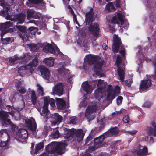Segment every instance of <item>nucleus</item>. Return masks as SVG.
I'll use <instances>...</instances> for the list:
<instances>
[{"mask_svg":"<svg viewBox=\"0 0 156 156\" xmlns=\"http://www.w3.org/2000/svg\"><path fill=\"white\" fill-rule=\"evenodd\" d=\"M93 9L91 8L90 11L85 14V20L84 22L86 25L88 24L89 25L88 27V30L90 33L93 36L92 39L94 41H96L97 38L99 37L100 30L98 24L97 23H92L95 19Z\"/></svg>","mask_w":156,"mask_h":156,"instance_id":"f257e3e1","label":"nucleus"},{"mask_svg":"<svg viewBox=\"0 0 156 156\" xmlns=\"http://www.w3.org/2000/svg\"><path fill=\"white\" fill-rule=\"evenodd\" d=\"M67 145L65 143L52 142L46 147V150L48 153H56L61 155L64 153V150Z\"/></svg>","mask_w":156,"mask_h":156,"instance_id":"f03ea898","label":"nucleus"},{"mask_svg":"<svg viewBox=\"0 0 156 156\" xmlns=\"http://www.w3.org/2000/svg\"><path fill=\"white\" fill-rule=\"evenodd\" d=\"M63 136L68 140H70L75 134L76 138V140L78 142H80L83 139L84 134L81 129H78L75 131L71 130L67 128L64 129Z\"/></svg>","mask_w":156,"mask_h":156,"instance_id":"7ed1b4c3","label":"nucleus"},{"mask_svg":"<svg viewBox=\"0 0 156 156\" xmlns=\"http://www.w3.org/2000/svg\"><path fill=\"white\" fill-rule=\"evenodd\" d=\"M38 58L37 57H35L28 65L23 66L19 67L18 69V73L21 76L26 73L27 72L26 71L28 72L32 73V71L34 70L31 67H36L38 65Z\"/></svg>","mask_w":156,"mask_h":156,"instance_id":"20e7f679","label":"nucleus"},{"mask_svg":"<svg viewBox=\"0 0 156 156\" xmlns=\"http://www.w3.org/2000/svg\"><path fill=\"white\" fill-rule=\"evenodd\" d=\"M120 87L118 85L115 87L114 90H113L112 86L111 85H108L107 90V94L106 96V100L107 101H110L112 103L113 100L120 94Z\"/></svg>","mask_w":156,"mask_h":156,"instance_id":"39448f33","label":"nucleus"},{"mask_svg":"<svg viewBox=\"0 0 156 156\" xmlns=\"http://www.w3.org/2000/svg\"><path fill=\"white\" fill-rule=\"evenodd\" d=\"M112 50L114 53H117L119 51V48L123 46L121 39L118 35L114 34L113 36Z\"/></svg>","mask_w":156,"mask_h":156,"instance_id":"423d86ee","label":"nucleus"},{"mask_svg":"<svg viewBox=\"0 0 156 156\" xmlns=\"http://www.w3.org/2000/svg\"><path fill=\"white\" fill-rule=\"evenodd\" d=\"M10 112H5L3 110L0 111V119L3 121V123L6 125H10L12 128H15V126L12 122L8 118L9 117V114Z\"/></svg>","mask_w":156,"mask_h":156,"instance_id":"0eeeda50","label":"nucleus"},{"mask_svg":"<svg viewBox=\"0 0 156 156\" xmlns=\"http://www.w3.org/2000/svg\"><path fill=\"white\" fill-rule=\"evenodd\" d=\"M13 23L10 21H7L4 23H1L0 24V30L1 31V36L4 35L8 32H11L13 31V29L9 28L10 27H12Z\"/></svg>","mask_w":156,"mask_h":156,"instance_id":"6e6552de","label":"nucleus"},{"mask_svg":"<svg viewBox=\"0 0 156 156\" xmlns=\"http://www.w3.org/2000/svg\"><path fill=\"white\" fill-rule=\"evenodd\" d=\"M17 29V33L20 38L24 40L25 38L27 37V30L26 27L23 25H18L16 26Z\"/></svg>","mask_w":156,"mask_h":156,"instance_id":"1a4fd4ad","label":"nucleus"},{"mask_svg":"<svg viewBox=\"0 0 156 156\" xmlns=\"http://www.w3.org/2000/svg\"><path fill=\"white\" fill-rule=\"evenodd\" d=\"M104 62L103 60L100 61L98 60L96 61L94 64L95 72L97 75H101L102 72V67Z\"/></svg>","mask_w":156,"mask_h":156,"instance_id":"9d476101","label":"nucleus"},{"mask_svg":"<svg viewBox=\"0 0 156 156\" xmlns=\"http://www.w3.org/2000/svg\"><path fill=\"white\" fill-rule=\"evenodd\" d=\"M109 135L108 132H105L104 134L95 138L94 140L95 146L97 147H100L106 136H109Z\"/></svg>","mask_w":156,"mask_h":156,"instance_id":"9b49d317","label":"nucleus"},{"mask_svg":"<svg viewBox=\"0 0 156 156\" xmlns=\"http://www.w3.org/2000/svg\"><path fill=\"white\" fill-rule=\"evenodd\" d=\"M97 107L96 104L89 105L87 108L85 113V117L88 119H90V116L91 114L96 112Z\"/></svg>","mask_w":156,"mask_h":156,"instance_id":"f8f14e48","label":"nucleus"},{"mask_svg":"<svg viewBox=\"0 0 156 156\" xmlns=\"http://www.w3.org/2000/svg\"><path fill=\"white\" fill-rule=\"evenodd\" d=\"M123 15L120 13H118L112 18L111 22L112 23L119 24V21L121 22V24L123 25L124 23Z\"/></svg>","mask_w":156,"mask_h":156,"instance_id":"ddd939ff","label":"nucleus"},{"mask_svg":"<svg viewBox=\"0 0 156 156\" xmlns=\"http://www.w3.org/2000/svg\"><path fill=\"white\" fill-rule=\"evenodd\" d=\"M151 81L150 79L143 80L141 83L139 89L140 91H144L150 87L151 85Z\"/></svg>","mask_w":156,"mask_h":156,"instance_id":"4468645a","label":"nucleus"},{"mask_svg":"<svg viewBox=\"0 0 156 156\" xmlns=\"http://www.w3.org/2000/svg\"><path fill=\"white\" fill-rule=\"evenodd\" d=\"M86 58L85 61L90 65L94 64L95 62L98 60L99 58L98 55H96L91 54H89L86 56Z\"/></svg>","mask_w":156,"mask_h":156,"instance_id":"2eb2a0df","label":"nucleus"},{"mask_svg":"<svg viewBox=\"0 0 156 156\" xmlns=\"http://www.w3.org/2000/svg\"><path fill=\"white\" fill-rule=\"evenodd\" d=\"M64 87V85L62 83H58L55 85L54 88L53 89V90L58 95L60 96L63 94Z\"/></svg>","mask_w":156,"mask_h":156,"instance_id":"dca6fc26","label":"nucleus"},{"mask_svg":"<svg viewBox=\"0 0 156 156\" xmlns=\"http://www.w3.org/2000/svg\"><path fill=\"white\" fill-rule=\"evenodd\" d=\"M40 71L43 78L47 80L49 79L50 77V72L48 69L44 67H42L40 69Z\"/></svg>","mask_w":156,"mask_h":156,"instance_id":"f3484780","label":"nucleus"},{"mask_svg":"<svg viewBox=\"0 0 156 156\" xmlns=\"http://www.w3.org/2000/svg\"><path fill=\"white\" fill-rule=\"evenodd\" d=\"M143 147L140 145H139L138 148L139 149L137 152V155L138 156H146L147 154L148 150L147 147L145 146L143 147V148H141Z\"/></svg>","mask_w":156,"mask_h":156,"instance_id":"a211bd4d","label":"nucleus"},{"mask_svg":"<svg viewBox=\"0 0 156 156\" xmlns=\"http://www.w3.org/2000/svg\"><path fill=\"white\" fill-rule=\"evenodd\" d=\"M82 88L87 94H91L93 90L92 86L89 84L87 81L83 82L82 84Z\"/></svg>","mask_w":156,"mask_h":156,"instance_id":"6ab92c4d","label":"nucleus"},{"mask_svg":"<svg viewBox=\"0 0 156 156\" xmlns=\"http://www.w3.org/2000/svg\"><path fill=\"white\" fill-rule=\"evenodd\" d=\"M17 134L20 137L24 139H26L28 137L27 131L22 128L19 129Z\"/></svg>","mask_w":156,"mask_h":156,"instance_id":"aec40b11","label":"nucleus"},{"mask_svg":"<svg viewBox=\"0 0 156 156\" xmlns=\"http://www.w3.org/2000/svg\"><path fill=\"white\" fill-rule=\"evenodd\" d=\"M152 126L149 127L147 129V133L149 135H152L156 136V122L153 121L152 123Z\"/></svg>","mask_w":156,"mask_h":156,"instance_id":"412c9836","label":"nucleus"},{"mask_svg":"<svg viewBox=\"0 0 156 156\" xmlns=\"http://www.w3.org/2000/svg\"><path fill=\"white\" fill-rule=\"evenodd\" d=\"M43 50L44 52L46 53H50L53 54L56 53L55 49L52 45L49 44H48L45 46L43 47Z\"/></svg>","mask_w":156,"mask_h":156,"instance_id":"4be33fe9","label":"nucleus"},{"mask_svg":"<svg viewBox=\"0 0 156 156\" xmlns=\"http://www.w3.org/2000/svg\"><path fill=\"white\" fill-rule=\"evenodd\" d=\"M31 92L30 99L31 102L33 105L35 106L36 108L37 109L38 107H39V106L37 105V104L38 97L36 96L35 92L34 90H31Z\"/></svg>","mask_w":156,"mask_h":156,"instance_id":"5701e85b","label":"nucleus"},{"mask_svg":"<svg viewBox=\"0 0 156 156\" xmlns=\"http://www.w3.org/2000/svg\"><path fill=\"white\" fill-rule=\"evenodd\" d=\"M26 123L29 128L32 131L34 132L36 131L37 125L36 123H32V121L29 119L25 121Z\"/></svg>","mask_w":156,"mask_h":156,"instance_id":"b1692460","label":"nucleus"},{"mask_svg":"<svg viewBox=\"0 0 156 156\" xmlns=\"http://www.w3.org/2000/svg\"><path fill=\"white\" fill-rule=\"evenodd\" d=\"M27 18L28 20L31 18L38 19L39 18V16L34 10L30 9L27 11Z\"/></svg>","mask_w":156,"mask_h":156,"instance_id":"393cba45","label":"nucleus"},{"mask_svg":"<svg viewBox=\"0 0 156 156\" xmlns=\"http://www.w3.org/2000/svg\"><path fill=\"white\" fill-rule=\"evenodd\" d=\"M54 59L52 57L46 58L43 60V62L48 67H52L54 65Z\"/></svg>","mask_w":156,"mask_h":156,"instance_id":"a878e982","label":"nucleus"},{"mask_svg":"<svg viewBox=\"0 0 156 156\" xmlns=\"http://www.w3.org/2000/svg\"><path fill=\"white\" fill-rule=\"evenodd\" d=\"M25 15L23 13H20L17 14L15 16V21H18L17 24H22L25 21Z\"/></svg>","mask_w":156,"mask_h":156,"instance_id":"bb28decb","label":"nucleus"},{"mask_svg":"<svg viewBox=\"0 0 156 156\" xmlns=\"http://www.w3.org/2000/svg\"><path fill=\"white\" fill-rule=\"evenodd\" d=\"M56 104L57 108L60 109H62L66 105V102L62 99L57 98L56 99Z\"/></svg>","mask_w":156,"mask_h":156,"instance_id":"cd10ccee","label":"nucleus"},{"mask_svg":"<svg viewBox=\"0 0 156 156\" xmlns=\"http://www.w3.org/2000/svg\"><path fill=\"white\" fill-rule=\"evenodd\" d=\"M4 35L1 36V41L2 43L4 44H9L13 42L14 41V38L12 37H5L3 38V37Z\"/></svg>","mask_w":156,"mask_h":156,"instance_id":"c85d7f7f","label":"nucleus"},{"mask_svg":"<svg viewBox=\"0 0 156 156\" xmlns=\"http://www.w3.org/2000/svg\"><path fill=\"white\" fill-rule=\"evenodd\" d=\"M118 75L119 79L122 82L124 81L125 78V72L122 67H118L117 69Z\"/></svg>","mask_w":156,"mask_h":156,"instance_id":"c756f323","label":"nucleus"},{"mask_svg":"<svg viewBox=\"0 0 156 156\" xmlns=\"http://www.w3.org/2000/svg\"><path fill=\"white\" fill-rule=\"evenodd\" d=\"M108 132L109 133V136H108L109 137L110 136V134H111L112 135H115L117 136L119 133V129L117 127H115L114 128H110L109 129L108 132ZM107 137L108 136H106Z\"/></svg>","mask_w":156,"mask_h":156,"instance_id":"7c9ffc66","label":"nucleus"},{"mask_svg":"<svg viewBox=\"0 0 156 156\" xmlns=\"http://www.w3.org/2000/svg\"><path fill=\"white\" fill-rule=\"evenodd\" d=\"M24 57L23 56H20L18 57L17 56V55H15L13 57H10L9 58V62L10 63L14 64L16 61L19 59L23 60L24 59Z\"/></svg>","mask_w":156,"mask_h":156,"instance_id":"2f4dec72","label":"nucleus"},{"mask_svg":"<svg viewBox=\"0 0 156 156\" xmlns=\"http://www.w3.org/2000/svg\"><path fill=\"white\" fill-rule=\"evenodd\" d=\"M27 45L30 50L33 52L37 51L38 50L39 48L36 44H29Z\"/></svg>","mask_w":156,"mask_h":156,"instance_id":"473e14b6","label":"nucleus"},{"mask_svg":"<svg viewBox=\"0 0 156 156\" xmlns=\"http://www.w3.org/2000/svg\"><path fill=\"white\" fill-rule=\"evenodd\" d=\"M105 9L106 10L110 12H113L115 10L112 2H111L107 4L106 5Z\"/></svg>","mask_w":156,"mask_h":156,"instance_id":"72a5a7b5","label":"nucleus"},{"mask_svg":"<svg viewBox=\"0 0 156 156\" xmlns=\"http://www.w3.org/2000/svg\"><path fill=\"white\" fill-rule=\"evenodd\" d=\"M44 147V143L43 142H41L35 146V150L34 151L35 154H37L38 151L43 148Z\"/></svg>","mask_w":156,"mask_h":156,"instance_id":"f704fd0d","label":"nucleus"},{"mask_svg":"<svg viewBox=\"0 0 156 156\" xmlns=\"http://www.w3.org/2000/svg\"><path fill=\"white\" fill-rule=\"evenodd\" d=\"M104 80L101 79H99L98 80V83L97 84V87L100 90H102L104 87Z\"/></svg>","mask_w":156,"mask_h":156,"instance_id":"c9c22d12","label":"nucleus"},{"mask_svg":"<svg viewBox=\"0 0 156 156\" xmlns=\"http://www.w3.org/2000/svg\"><path fill=\"white\" fill-rule=\"evenodd\" d=\"M49 112V111L48 108L43 107L42 110V112L41 113V114L42 116H44V115H48Z\"/></svg>","mask_w":156,"mask_h":156,"instance_id":"e433bc0d","label":"nucleus"},{"mask_svg":"<svg viewBox=\"0 0 156 156\" xmlns=\"http://www.w3.org/2000/svg\"><path fill=\"white\" fill-rule=\"evenodd\" d=\"M122 60L121 57L120 56H117L116 62L118 68V67H120V66L122 63Z\"/></svg>","mask_w":156,"mask_h":156,"instance_id":"4c0bfd02","label":"nucleus"},{"mask_svg":"<svg viewBox=\"0 0 156 156\" xmlns=\"http://www.w3.org/2000/svg\"><path fill=\"white\" fill-rule=\"evenodd\" d=\"M49 96L48 97H46L44 98V103L43 107L44 108H48L49 105Z\"/></svg>","mask_w":156,"mask_h":156,"instance_id":"58836bf2","label":"nucleus"},{"mask_svg":"<svg viewBox=\"0 0 156 156\" xmlns=\"http://www.w3.org/2000/svg\"><path fill=\"white\" fill-rule=\"evenodd\" d=\"M55 115L56 117L55 120L56 123H60L61 122L63 119L62 117L59 115L58 114H56Z\"/></svg>","mask_w":156,"mask_h":156,"instance_id":"ea45409f","label":"nucleus"},{"mask_svg":"<svg viewBox=\"0 0 156 156\" xmlns=\"http://www.w3.org/2000/svg\"><path fill=\"white\" fill-rule=\"evenodd\" d=\"M132 83V80L131 79L126 80L125 81V85L127 87H130Z\"/></svg>","mask_w":156,"mask_h":156,"instance_id":"a19ab883","label":"nucleus"},{"mask_svg":"<svg viewBox=\"0 0 156 156\" xmlns=\"http://www.w3.org/2000/svg\"><path fill=\"white\" fill-rule=\"evenodd\" d=\"M32 4H37L42 3L43 0H28Z\"/></svg>","mask_w":156,"mask_h":156,"instance_id":"79ce46f5","label":"nucleus"},{"mask_svg":"<svg viewBox=\"0 0 156 156\" xmlns=\"http://www.w3.org/2000/svg\"><path fill=\"white\" fill-rule=\"evenodd\" d=\"M152 105V103L148 101H145L143 105V106L145 107L149 108Z\"/></svg>","mask_w":156,"mask_h":156,"instance_id":"37998d69","label":"nucleus"},{"mask_svg":"<svg viewBox=\"0 0 156 156\" xmlns=\"http://www.w3.org/2000/svg\"><path fill=\"white\" fill-rule=\"evenodd\" d=\"M123 97L121 96H119L117 98V103L118 105L121 103L123 100Z\"/></svg>","mask_w":156,"mask_h":156,"instance_id":"c03bdc74","label":"nucleus"},{"mask_svg":"<svg viewBox=\"0 0 156 156\" xmlns=\"http://www.w3.org/2000/svg\"><path fill=\"white\" fill-rule=\"evenodd\" d=\"M37 86L38 87V90H40L41 92V95L42 96H43L44 94V90L43 87L39 84H37Z\"/></svg>","mask_w":156,"mask_h":156,"instance_id":"a18cd8bd","label":"nucleus"},{"mask_svg":"<svg viewBox=\"0 0 156 156\" xmlns=\"http://www.w3.org/2000/svg\"><path fill=\"white\" fill-rule=\"evenodd\" d=\"M49 103L52 107H54L55 105V101L54 99L51 98L49 99Z\"/></svg>","mask_w":156,"mask_h":156,"instance_id":"49530a36","label":"nucleus"},{"mask_svg":"<svg viewBox=\"0 0 156 156\" xmlns=\"http://www.w3.org/2000/svg\"><path fill=\"white\" fill-rule=\"evenodd\" d=\"M121 50L120 51V53L123 56H125V48L124 46H121Z\"/></svg>","mask_w":156,"mask_h":156,"instance_id":"de8ad7c7","label":"nucleus"},{"mask_svg":"<svg viewBox=\"0 0 156 156\" xmlns=\"http://www.w3.org/2000/svg\"><path fill=\"white\" fill-rule=\"evenodd\" d=\"M146 5L149 8L151 9L153 7V4L149 0H147Z\"/></svg>","mask_w":156,"mask_h":156,"instance_id":"09e8293b","label":"nucleus"},{"mask_svg":"<svg viewBox=\"0 0 156 156\" xmlns=\"http://www.w3.org/2000/svg\"><path fill=\"white\" fill-rule=\"evenodd\" d=\"M53 136L54 138H58L59 136V133L58 130L55 131L53 134Z\"/></svg>","mask_w":156,"mask_h":156,"instance_id":"8fccbe9b","label":"nucleus"},{"mask_svg":"<svg viewBox=\"0 0 156 156\" xmlns=\"http://www.w3.org/2000/svg\"><path fill=\"white\" fill-rule=\"evenodd\" d=\"M123 121L125 123H128L129 122V116L127 115L125 116L123 119Z\"/></svg>","mask_w":156,"mask_h":156,"instance_id":"3c124183","label":"nucleus"},{"mask_svg":"<svg viewBox=\"0 0 156 156\" xmlns=\"http://www.w3.org/2000/svg\"><path fill=\"white\" fill-rule=\"evenodd\" d=\"M153 63L154 65V66L155 67V70H154V73L155 74L154 76L152 75V76L153 78L154 79H156V60L153 62Z\"/></svg>","mask_w":156,"mask_h":156,"instance_id":"603ef678","label":"nucleus"},{"mask_svg":"<svg viewBox=\"0 0 156 156\" xmlns=\"http://www.w3.org/2000/svg\"><path fill=\"white\" fill-rule=\"evenodd\" d=\"M7 145V143L6 141H0V146L2 147H5Z\"/></svg>","mask_w":156,"mask_h":156,"instance_id":"864d4df0","label":"nucleus"},{"mask_svg":"<svg viewBox=\"0 0 156 156\" xmlns=\"http://www.w3.org/2000/svg\"><path fill=\"white\" fill-rule=\"evenodd\" d=\"M93 139V138L92 136H89L87 137V139H86L85 142V144H88V143L89 142H90L91 140H92Z\"/></svg>","mask_w":156,"mask_h":156,"instance_id":"5fc2aeb1","label":"nucleus"},{"mask_svg":"<svg viewBox=\"0 0 156 156\" xmlns=\"http://www.w3.org/2000/svg\"><path fill=\"white\" fill-rule=\"evenodd\" d=\"M100 125L99 127L101 128L102 130L104 128L105 126V123L103 122L102 120H101L100 121Z\"/></svg>","mask_w":156,"mask_h":156,"instance_id":"6e6d98bb","label":"nucleus"},{"mask_svg":"<svg viewBox=\"0 0 156 156\" xmlns=\"http://www.w3.org/2000/svg\"><path fill=\"white\" fill-rule=\"evenodd\" d=\"M121 112L120 111H118L116 112H114L112 114V116L113 118L116 117L117 116L119 115H120Z\"/></svg>","mask_w":156,"mask_h":156,"instance_id":"4d7b16f0","label":"nucleus"},{"mask_svg":"<svg viewBox=\"0 0 156 156\" xmlns=\"http://www.w3.org/2000/svg\"><path fill=\"white\" fill-rule=\"evenodd\" d=\"M21 94H23L26 92L25 89L24 88H21L20 89H17Z\"/></svg>","mask_w":156,"mask_h":156,"instance_id":"13d9d810","label":"nucleus"},{"mask_svg":"<svg viewBox=\"0 0 156 156\" xmlns=\"http://www.w3.org/2000/svg\"><path fill=\"white\" fill-rule=\"evenodd\" d=\"M137 131L136 130H133L132 131H129L128 133L130 134L133 136L136 134L137 132Z\"/></svg>","mask_w":156,"mask_h":156,"instance_id":"bf43d9fd","label":"nucleus"},{"mask_svg":"<svg viewBox=\"0 0 156 156\" xmlns=\"http://www.w3.org/2000/svg\"><path fill=\"white\" fill-rule=\"evenodd\" d=\"M73 18L74 21L77 24L79 25L77 19V16L76 15V14H73Z\"/></svg>","mask_w":156,"mask_h":156,"instance_id":"052dcab7","label":"nucleus"},{"mask_svg":"<svg viewBox=\"0 0 156 156\" xmlns=\"http://www.w3.org/2000/svg\"><path fill=\"white\" fill-rule=\"evenodd\" d=\"M120 0H117L116 2V6L117 7H120Z\"/></svg>","mask_w":156,"mask_h":156,"instance_id":"680f3d73","label":"nucleus"},{"mask_svg":"<svg viewBox=\"0 0 156 156\" xmlns=\"http://www.w3.org/2000/svg\"><path fill=\"white\" fill-rule=\"evenodd\" d=\"M94 130L96 132H101L102 130V129L99 127H95V128Z\"/></svg>","mask_w":156,"mask_h":156,"instance_id":"e2e57ef3","label":"nucleus"},{"mask_svg":"<svg viewBox=\"0 0 156 156\" xmlns=\"http://www.w3.org/2000/svg\"><path fill=\"white\" fill-rule=\"evenodd\" d=\"M102 47L103 49L105 50H107L108 49V46L105 43H104L103 44Z\"/></svg>","mask_w":156,"mask_h":156,"instance_id":"0e129e2a","label":"nucleus"},{"mask_svg":"<svg viewBox=\"0 0 156 156\" xmlns=\"http://www.w3.org/2000/svg\"><path fill=\"white\" fill-rule=\"evenodd\" d=\"M2 101V99L0 97V108H2L3 107V106Z\"/></svg>","mask_w":156,"mask_h":156,"instance_id":"69168bd1","label":"nucleus"},{"mask_svg":"<svg viewBox=\"0 0 156 156\" xmlns=\"http://www.w3.org/2000/svg\"><path fill=\"white\" fill-rule=\"evenodd\" d=\"M4 9L5 10V11L7 13H8V11L10 9V7L9 6H7L6 7H5Z\"/></svg>","mask_w":156,"mask_h":156,"instance_id":"338daca9","label":"nucleus"},{"mask_svg":"<svg viewBox=\"0 0 156 156\" xmlns=\"http://www.w3.org/2000/svg\"><path fill=\"white\" fill-rule=\"evenodd\" d=\"M82 106H83L84 107H85L86 106L87 103H86L85 101H84L83 100L82 101Z\"/></svg>","mask_w":156,"mask_h":156,"instance_id":"774afa93","label":"nucleus"}]
</instances>
